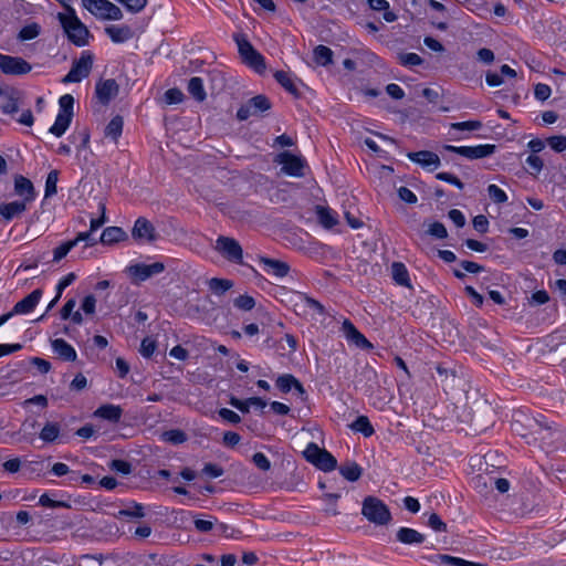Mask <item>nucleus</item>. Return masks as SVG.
I'll use <instances>...</instances> for the list:
<instances>
[{"label":"nucleus","mask_w":566,"mask_h":566,"mask_svg":"<svg viewBox=\"0 0 566 566\" xmlns=\"http://www.w3.org/2000/svg\"><path fill=\"white\" fill-rule=\"evenodd\" d=\"M124 120L122 116H115L111 119L105 128V136L109 137L114 143L118 142V138L123 132Z\"/></svg>","instance_id":"2f4dec72"},{"label":"nucleus","mask_w":566,"mask_h":566,"mask_svg":"<svg viewBox=\"0 0 566 566\" xmlns=\"http://www.w3.org/2000/svg\"><path fill=\"white\" fill-rule=\"evenodd\" d=\"M52 349L61 359L74 361L77 357L75 349L63 338H56L51 342Z\"/></svg>","instance_id":"412c9836"},{"label":"nucleus","mask_w":566,"mask_h":566,"mask_svg":"<svg viewBox=\"0 0 566 566\" xmlns=\"http://www.w3.org/2000/svg\"><path fill=\"white\" fill-rule=\"evenodd\" d=\"M203 474H206L209 478H219L223 474V469L214 463H207L202 469Z\"/></svg>","instance_id":"680f3d73"},{"label":"nucleus","mask_w":566,"mask_h":566,"mask_svg":"<svg viewBox=\"0 0 566 566\" xmlns=\"http://www.w3.org/2000/svg\"><path fill=\"white\" fill-rule=\"evenodd\" d=\"M436 178L446 182H449L451 185H454L459 189H463L464 185L463 182L454 175L450 172H438L436 175Z\"/></svg>","instance_id":"4d7b16f0"},{"label":"nucleus","mask_w":566,"mask_h":566,"mask_svg":"<svg viewBox=\"0 0 566 566\" xmlns=\"http://www.w3.org/2000/svg\"><path fill=\"white\" fill-rule=\"evenodd\" d=\"M316 216L318 222L327 229L333 228L337 224V214L332 209L323 206L316 207Z\"/></svg>","instance_id":"c756f323"},{"label":"nucleus","mask_w":566,"mask_h":566,"mask_svg":"<svg viewBox=\"0 0 566 566\" xmlns=\"http://www.w3.org/2000/svg\"><path fill=\"white\" fill-rule=\"evenodd\" d=\"M41 297H42V291L40 289H36V290L32 291L29 295H27L24 298L19 301L13 306V308L10 313H13V315L28 314L34 310V307L39 304Z\"/></svg>","instance_id":"a211bd4d"},{"label":"nucleus","mask_w":566,"mask_h":566,"mask_svg":"<svg viewBox=\"0 0 566 566\" xmlns=\"http://www.w3.org/2000/svg\"><path fill=\"white\" fill-rule=\"evenodd\" d=\"M109 467L112 470L120 472L123 474H128L132 471L130 464L128 462H126L124 460H119V459L113 460L111 462Z\"/></svg>","instance_id":"338daca9"},{"label":"nucleus","mask_w":566,"mask_h":566,"mask_svg":"<svg viewBox=\"0 0 566 566\" xmlns=\"http://www.w3.org/2000/svg\"><path fill=\"white\" fill-rule=\"evenodd\" d=\"M496 146L491 144L478 145V146H452L446 145L447 151L455 153L468 159H480L485 158L494 154Z\"/></svg>","instance_id":"9d476101"},{"label":"nucleus","mask_w":566,"mask_h":566,"mask_svg":"<svg viewBox=\"0 0 566 566\" xmlns=\"http://www.w3.org/2000/svg\"><path fill=\"white\" fill-rule=\"evenodd\" d=\"M214 250L230 262L237 264L243 262V250L239 241L233 238L220 235L216 240Z\"/></svg>","instance_id":"0eeeda50"},{"label":"nucleus","mask_w":566,"mask_h":566,"mask_svg":"<svg viewBox=\"0 0 566 566\" xmlns=\"http://www.w3.org/2000/svg\"><path fill=\"white\" fill-rule=\"evenodd\" d=\"M56 18L71 43L78 48L90 43L91 32L72 7H67V12H59Z\"/></svg>","instance_id":"f257e3e1"},{"label":"nucleus","mask_w":566,"mask_h":566,"mask_svg":"<svg viewBox=\"0 0 566 566\" xmlns=\"http://www.w3.org/2000/svg\"><path fill=\"white\" fill-rule=\"evenodd\" d=\"M263 271L277 279L286 276L290 272V265L286 262L262 256L260 259Z\"/></svg>","instance_id":"f3484780"},{"label":"nucleus","mask_w":566,"mask_h":566,"mask_svg":"<svg viewBox=\"0 0 566 566\" xmlns=\"http://www.w3.org/2000/svg\"><path fill=\"white\" fill-rule=\"evenodd\" d=\"M117 517L142 518L145 516L144 506L137 502H130L126 509L118 511Z\"/></svg>","instance_id":"4c0bfd02"},{"label":"nucleus","mask_w":566,"mask_h":566,"mask_svg":"<svg viewBox=\"0 0 566 566\" xmlns=\"http://www.w3.org/2000/svg\"><path fill=\"white\" fill-rule=\"evenodd\" d=\"M132 235L135 240L153 242L157 239L156 229L150 221L139 217L133 227Z\"/></svg>","instance_id":"f8f14e48"},{"label":"nucleus","mask_w":566,"mask_h":566,"mask_svg":"<svg viewBox=\"0 0 566 566\" xmlns=\"http://www.w3.org/2000/svg\"><path fill=\"white\" fill-rule=\"evenodd\" d=\"M301 297L303 300L305 308L313 311L319 315H323L325 313L324 306L318 301L305 295H301Z\"/></svg>","instance_id":"3c124183"},{"label":"nucleus","mask_w":566,"mask_h":566,"mask_svg":"<svg viewBox=\"0 0 566 566\" xmlns=\"http://www.w3.org/2000/svg\"><path fill=\"white\" fill-rule=\"evenodd\" d=\"M531 421H532V423L530 424V427L532 429L531 434H536L534 440H537V439H539L542 441L551 440L555 434L558 433L556 430H553V428L551 426L542 422L538 419H532Z\"/></svg>","instance_id":"b1692460"},{"label":"nucleus","mask_w":566,"mask_h":566,"mask_svg":"<svg viewBox=\"0 0 566 566\" xmlns=\"http://www.w3.org/2000/svg\"><path fill=\"white\" fill-rule=\"evenodd\" d=\"M235 42L243 62L253 69L256 73L263 74L266 69L264 57L244 36L237 35Z\"/></svg>","instance_id":"39448f33"},{"label":"nucleus","mask_w":566,"mask_h":566,"mask_svg":"<svg viewBox=\"0 0 566 566\" xmlns=\"http://www.w3.org/2000/svg\"><path fill=\"white\" fill-rule=\"evenodd\" d=\"M279 164L282 165V171L289 176L293 177H303L304 176V167L305 161L289 151H284L279 155L277 159Z\"/></svg>","instance_id":"9b49d317"},{"label":"nucleus","mask_w":566,"mask_h":566,"mask_svg":"<svg viewBox=\"0 0 566 566\" xmlns=\"http://www.w3.org/2000/svg\"><path fill=\"white\" fill-rule=\"evenodd\" d=\"M28 203L25 201L15 200L7 203L0 205V216L6 221H11L14 218L20 217L28 209Z\"/></svg>","instance_id":"aec40b11"},{"label":"nucleus","mask_w":566,"mask_h":566,"mask_svg":"<svg viewBox=\"0 0 566 566\" xmlns=\"http://www.w3.org/2000/svg\"><path fill=\"white\" fill-rule=\"evenodd\" d=\"M391 276L396 284L411 289V281L406 265L401 262L391 264Z\"/></svg>","instance_id":"a878e982"},{"label":"nucleus","mask_w":566,"mask_h":566,"mask_svg":"<svg viewBox=\"0 0 566 566\" xmlns=\"http://www.w3.org/2000/svg\"><path fill=\"white\" fill-rule=\"evenodd\" d=\"M551 87L543 83H538L534 90V95L539 101H546L551 96Z\"/></svg>","instance_id":"0e129e2a"},{"label":"nucleus","mask_w":566,"mask_h":566,"mask_svg":"<svg viewBox=\"0 0 566 566\" xmlns=\"http://www.w3.org/2000/svg\"><path fill=\"white\" fill-rule=\"evenodd\" d=\"M61 426L57 422L48 421L40 431V439L45 443L55 442L60 438Z\"/></svg>","instance_id":"7c9ffc66"},{"label":"nucleus","mask_w":566,"mask_h":566,"mask_svg":"<svg viewBox=\"0 0 566 566\" xmlns=\"http://www.w3.org/2000/svg\"><path fill=\"white\" fill-rule=\"evenodd\" d=\"M397 541L406 545L421 544L424 542V535L409 527H400L396 534Z\"/></svg>","instance_id":"393cba45"},{"label":"nucleus","mask_w":566,"mask_h":566,"mask_svg":"<svg viewBox=\"0 0 566 566\" xmlns=\"http://www.w3.org/2000/svg\"><path fill=\"white\" fill-rule=\"evenodd\" d=\"M93 59L90 51H83L80 59L73 62L71 70L62 78V83H78L87 77L92 71Z\"/></svg>","instance_id":"423d86ee"},{"label":"nucleus","mask_w":566,"mask_h":566,"mask_svg":"<svg viewBox=\"0 0 566 566\" xmlns=\"http://www.w3.org/2000/svg\"><path fill=\"white\" fill-rule=\"evenodd\" d=\"M219 416L223 420H226V421H228L230 423H233V424L239 423L241 421L240 416L237 412H234L233 410L228 409V408L220 409L219 410Z\"/></svg>","instance_id":"e2e57ef3"},{"label":"nucleus","mask_w":566,"mask_h":566,"mask_svg":"<svg viewBox=\"0 0 566 566\" xmlns=\"http://www.w3.org/2000/svg\"><path fill=\"white\" fill-rule=\"evenodd\" d=\"M473 228L480 232L485 233L489 229V221L485 216L479 214L473 218Z\"/></svg>","instance_id":"774afa93"},{"label":"nucleus","mask_w":566,"mask_h":566,"mask_svg":"<svg viewBox=\"0 0 566 566\" xmlns=\"http://www.w3.org/2000/svg\"><path fill=\"white\" fill-rule=\"evenodd\" d=\"M155 349L156 343L154 340L150 338L143 339L139 352L144 357L149 358L154 354Z\"/></svg>","instance_id":"052dcab7"},{"label":"nucleus","mask_w":566,"mask_h":566,"mask_svg":"<svg viewBox=\"0 0 566 566\" xmlns=\"http://www.w3.org/2000/svg\"><path fill=\"white\" fill-rule=\"evenodd\" d=\"M361 514L376 526H386L392 520L389 507L380 499L371 495L364 499Z\"/></svg>","instance_id":"f03ea898"},{"label":"nucleus","mask_w":566,"mask_h":566,"mask_svg":"<svg viewBox=\"0 0 566 566\" xmlns=\"http://www.w3.org/2000/svg\"><path fill=\"white\" fill-rule=\"evenodd\" d=\"M342 331L347 342L356 345L363 349H371L373 344L355 327V325L345 319L342 325Z\"/></svg>","instance_id":"4468645a"},{"label":"nucleus","mask_w":566,"mask_h":566,"mask_svg":"<svg viewBox=\"0 0 566 566\" xmlns=\"http://www.w3.org/2000/svg\"><path fill=\"white\" fill-rule=\"evenodd\" d=\"M164 96H165V102L169 105L181 103L184 99V94L178 88H169L168 91H166Z\"/></svg>","instance_id":"864d4df0"},{"label":"nucleus","mask_w":566,"mask_h":566,"mask_svg":"<svg viewBox=\"0 0 566 566\" xmlns=\"http://www.w3.org/2000/svg\"><path fill=\"white\" fill-rule=\"evenodd\" d=\"M59 180V171L57 170H51L48 174L46 181H45V197H51L56 193V184Z\"/></svg>","instance_id":"a18cd8bd"},{"label":"nucleus","mask_w":566,"mask_h":566,"mask_svg":"<svg viewBox=\"0 0 566 566\" xmlns=\"http://www.w3.org/2000/svg\"><path fill=\"white\" fill-rule=\"evenodd\" d=\"M83 7L93 15L101 20L106 19L107 10L111 4L108 0H82Z\"/></svg>","instance_id":"bb28decb"},{"label":"nucleus","mask_w":566,"mask_h":566,"mask_svg":"<svg viewBox=\"0 0 566 566\" xmlns=\"http://www.w3.org/2000/svg\"><path fill=\"white\" fill-rule=\"evenodd\" d=\"M166 266L163 262H154L151 264L137 263L127 266L126 272L132 277L134 284H139L154 275H158L165 271Z\"/></svg>","instance_id":"1a4fd4ad"},{"label":"nucleus","mask_w":566,"mask_h":566,"mask_svg":"<svg viewBox=\"0 0 566 566\" xmlns=\"http://www.w3.org/2000/svg\"><path fill=\"white\" fill-rule=\"evenodd\" d=\"M0 71L6 75L21 76L32 71V65L21 56L0 53Z\"/></svg>","instance_id":"6e6552de"},{"label":"nucleus","mask_w":566,"mask_h":566,"mask_svg":"<svg viewBox=\"0 0 566 566\" xmlns=\"http://www.w3.org/2000/svg\"><path fill=\"white\" fill-rule=\"evenodd\" d=\"M209 289L217 295H222L233 286V282L227 279L212 277L208 282Z\"/></svg>","instance_id":"58836bf2"},{"label":"nucleus","mask_w":566,"mask_h":566,"mask_svg":"<svg viewBox=\"0 0 566 566\" xmlns=\"http://www.w3.org/2000/svg\"><path fill=\"white\" fill-rule=\"evenodd\" d=\"M253 463L262 471H269L271 468V462L268 457L262 452H256L252 457Z\"/></svg>","instance_id":"5fc2aeb1"},{"label":"nucleus","mask_w":566,"mask_h":566,"mask_svg":"<svg viewBox=\"0 0 566 566\" xmlns=\"http://www.w3.org/2000/svg\"><path fill=\"white\" fill-rule=\"evenodd\" d=\"M125 238V232L122 230V228L118 227H108L104 229V231L101 234L99 241L103 244H112L119 242Z\"/></svg>","instance_id":"72a5a7b5"},{"label":"nucleus","mask_w":566,"mask_h":566,"mask_svg":"<svg viewBox=\"0 0 566 566\" xmlns=\"http://www.w3.org/2000/svg\"><path fill=\"white\" fill-rule=\"evenodd\" d=\"M488 193L495 203H504L507 200L506 193L496 185H489Z\"/></svg>","instance_id":"de8ad7c7"},{"label":"nucleus","mask_w":566,"mask_h":566,"mask_svg":"<svg viewBox=\"0 0 566 566\" xmlns=\"http://www.w3.org/2000/svg\"><path fill=\"white\" fill-rule=\"evenodd\" d=\"M123 410L119 406L115 405H103L99 408L96 409L94 415L98 418L112 421V422H118L122 417Z\"/></svg>","instance_id":"cd10ccee"},{"label":"nucleus","mask_w":566,"mask_h":566,"mask_svg":"<svg viewBox=\"0 0 566 566\" xmlns=\"http://www.w3.org/2000/svg\"><path fill=\"white\" fill-rule=\"evenodd\" d=\"M118 84L115 80L108 78L96 83L95 94L98 101L106 105L118 94Z\"/></svg>","instance_id":"dca6fc26"},{"label":"nucleus","mask_w":566,"mask_h":566,"mask_svg":"<svg viewBox=\"0 0 566 566\" xmlns=\"http://www.w3.org/2000/svg\"><path fill=\"white\" fill-rule=\"evenodd\" d=\"M40 30L41 28L38 23H30L20 30L18 39L20 41L33 40L40 34Z\"/></svg>","instance_id":"37998d69"},{"label":"nucleus","mask_w":566,"mask_h":566,"mask_svg":"<svg viewBox=\"0 0 566 566\" xmlns=\"http://www.w3.org/2000/svg\"><path fill=\"white\" fill-rule=\"evenodd\" d=\"M305 459L314 464L317 469L329 472L336 469L337 460L326 449L319 448L316 443L311 442L304 450Z\"/></svg>","instance_id":"20e7f679"},{"label":"nucleus","mask_w":566,"mask_h":566,"mask_svg":"<svg viewBox=\"0 0 566 566\" xmlns=\"http://www.w3.org/2000/svg\"><path fill=\"white\" fill-rule=\"evenodd\" d=\"M428 525L436 532H446L447 524L440 518V516L436 513H432L429 516Z\"/></svg>","instance_id":"13d9d810"},{"label":"nucleus","mask_w":566,"mask_h":566,"mask_svg":"<svg viewBox=\"0 0 566 566\" xmlns=\"http://www.w3.org/2000/svg\"><path fill=\"white\" fill-rule=\"evenodd\" d=\"M333 51L325 45H317L314 49V60L317 64L326 66L332 63Z\"/></svg>","instance_id":"ea45409f"},{"label":"nucleus","mask_w":566,"mask_h":566,"mask_svg":"<svg viewBox=\"0 0 566 566\" xmlns=\"http://www.w3.org/2000/svg\"><path fill=\"white\" fill-rule=\"evenodd\" d=\"M161 438L166 442H170L174 444H180L187 440V434L179 429H172V430L165 431L161 434Z\"/></svg>","instance_id":"c03bdc74"},{"label":"nucleus","mask_w":566,"mask_h":566,"mask_svg":"<svg viewBox=\"0 0 566 566\" xmlns=\"http://www.w3.org/2000/svg\"><path fill=\"white\" fill-rule=\"evenodd\" d=\"M14 193L21 197V201H25V203L28 205L33 202L36 197L33 184L30 179L25 178L22 175H18L14 177Z\"/></svg>","instance_id":"2eb2a0df"},{"label":"nucleus","mask_w":566,"mask_h":566,"mask_svg":"<svg viewBox=\"0 0 566 566\" xmlns=\"http://www.w3.org/2000/svg\"><path fill=\"white\" fill-rule=\"evenodd\" d=\"M98 209L101 210L102 214L97 219H91L90 231H88L90 232V239L87 241H85L87 247H92V245H94L96 243V241L94 239H92V233L95 232L97 229H99L106 222V217H105L106 207H105V203L101 201L98 203Z\"/></svg>","instance_id":"c9c22d12"},{"label":"nucleus","mask_w":566,"mask_h":566,"mask_svg":"<svg viewBox=\"0 0 566 566\" xmlns=\"http://www.w3.org/2000/svg\"><path fill=\"white\" fill-rule=\"evenodd\" d=\"M339 472L346 480L355 482L360 478L363 470L356 462H348L339 468Z\"/></svg>","instance_id":"e433bc0d"},{"label":"nucleus","mask_w":566,"mask_h":566,"mask_svg":"<svg viewBox=\"0 0 566 566\" xmlns=\"http://www.w3.org/2000/svg\"><path fill=\"white\" fill-rule=\"evenodd\" d=\"M250 107L253 108L255 115L263 113L271 108V103L269 98L264 95H256L249 99Z\"/></svg>","instance_id":"79ce46f5"},{"label":"nucleus","mask_w":566,"mask_h":566,"mask_svg":"<svg viewBox=\"0 0 566 566\" xmlns=\"http://www.w3.org/2000/svg\"><path fill=\"white\" fill-rule=\"evenodd\" d=\"M407 157L429 171L436 170L441 165L440 157L430 150L408 153Z\"/></svg>","instance_id":"ddd939ff"},{"label":"nucleus","mask_w":566,"mask_h":566,"mask_svg":"<svg viewBox=\"0 0 566 566\" xmlns=\"http://www.w3.org/2000/svg\"><path fill=\"white\" fill-rule=\"evenodd\" d=\"M428 233L437 239H444L448 235L447 229L441 222H433L430 224Z\"/></svg>","instance_id":"6e6d98bb"},{"label":"nucleus","mask_w":566,"mask_h":566,"mask_svg":"<svg viewBox=\"0 0 566 566\" xmlns=\"http://www.w3.org/2000/svg\"><path fill=\"white\" fill-rule=\"evenodd\" d=\"M188 92L198 102L205 101L207 94L203 87L202 78L198 76L191 77L188 82Z\"/></svg>","instance_id":"473e14b6"},{"label":"nucleus","mask_w":566,"mask_h":566,"mask_svg":"<svg viewBox=\"0 0 566 566\" xmlns=\"http://www.w3.org/2000/svg\"><path fill=\"white\" fill-rule=\"evenodd\" d=\"M74 97L71 94H64L59 99V113L54 124L49 132L56 137H61L70 127L73 118Z\"/></svg>","instance_id":"7ed1b4c3"},{"label":"nucleus","mask_w":566,"mask_h":566,"mask_svg":"<svg viewBox=\"0 0 566 566\" xmlns=\"http://www.w3.org/2000/svg\"><path fill=\"white\" fill-rule=\"evenodd\" d=\"M526 164L532 170V174H538L543 169V160L536 155H530L526 158Z\"/></svg>","instance_id":"69168bd1"},{"label":"nucleus","mask_w":566,"mask_h":566,"mask_svg":"<svg viewBox=\"0 0 566 566\" xmlns=\"http://www.w3.org/2000/svg\"><path fill=\"white\" fill-rule=\"evenodd\" d=\"M105 33L114 43H124L134 36V32L129 25L112 24L105 28Z\"/></svg>","instance_id":"6ab92c4d"},{"label":"nucleus","mask_w":566,"mask_h":566,"mask_svg":"<svg viewBox=\"0 0 566 566\" xmlns=\"http://www.w3.org/2000/svg\"><path fill=\"white\" fill-rule=\"evenodd\" d=\"M276 387L282 392H289L294 388L301 397L305 395V389L302 384L291 374H284L277 377Z\"/></svg>","instance_id":"5701e85b"},{"label":"nucleus","mask_w":566,"mask_h":566,"mask_svg":"<svg viewBox=\"0 0 566 566\" xmlns=\"http://www.w3.org/2000/svg\"><path fill=\"white\" fill-rule=\"evenodd\" d=\"M234 306L242 311H251L255 306V301L250 295H240L233 301Z\"/></svg>","instance_id":"09e8293b"},{"label":"nucleus","mask_w":566,"mask_h":566,"mask_svg":"<svg viewBox=\"0 0 566 566\" xmlns=\"http://www.w3.org/2000/svg\"><path fill=\"white\" fill-rule=\"evenodd\" d=\"M451 127L457 130H478L482 127L479 120H468L451 124Z\"/></svg>","instance_id":"603ef678"},{"label":"nucleus","mask_w":566,"mask_h":566,"mask_svg":"<svg viewBox=\"0 0 566 566\" xmlns=\"http://www.w3.org/2000/svg\"><path fill=\"white\" fill-rule=\"evenodd\" d=\"M432 560L436 564L443 565V566H485L483 564L469 562L463 558L454 557V556H450V555H446V554L436 555L432 558Z\"/></svg>","instance_id":"c85d7f7f"},{"label":"nucleus","mask_w":566,"mask_h":566,"mask_svg":"<svg viewBox=\"0 0 566 566\" xmlns=\"http://www.w3.org/2000/svg\"><path fill=\"white\" fill-rule=\"evenodd\" d=\"M546 143L556 153H562V151L566 150V134L551 136L546 139Z\"/></svg>","instance_id":"49530a36"},{"label":"nucleus","mask_w":566,"mask_h":566,"mask_svg":"<svg viewBox=\"0 0 566 566\" xmlns=\"http://www.w3.org/2000/svg\"><path fill=\"white\" fill-rule=\"evenodd\" d=\"M350 429L363 433L364 437L367 438L375 433L374 427L366 416L357 417V419L350 424Z\"/></svg>","instance_id":"f704fd0d"},{"label":"nucleus","mask_w":566,"mask_h":566,"mask_svg":"<svg viewBox=\"0 0 566 566\" xmlns=\"http://www.w3.org/2000/svg\"><path fill=\"white\" fill-rule=\"evenodd\" d=\"M216 518L213 520H205V518H196L193 521L195 527L197 531L201 533L210 532L214 526Z\"/></svg>","instance_id":"bf43d9fd"},{"label":"nucleus","mask_w":566,"mask_h":566,"mask_svg":"<svg viewBox=\"0 0 566 566\" xmlns=\"http://www.w3.org/2000/svg\"><path fill=\"white\" fill-rule=\"evenodd\" d=\"M275 80L291 94L297 95L298 91L289 73L284 71H276L274 73Z\"/></svg>","instance_id":"a19ab883"},{"label":"nucleus","mask_w":566,"mask_h":566,"mask_svg":"<svg viewBox=\"0 0 566 566\" xmlns=\"http://www.w3.org/2000/svg\"><path fill=\"white\" fill-rule=\"evenodd\" d=\"M90 239V232H80L75 239L66 241L54 249L53 261L59 262L75 247L78 242L87 241Z\"/></svg>","instance_id":"4be33fe9"},{"label":"nucleus","mask_w":566,"mask_h":566,"mask_svg":"<svg viewBox=\"0 0 566 566\" xmlns=\"http://www.w3.org/2000/svg\"><path fill=\"white\" fill-rule=\"evenodd\" d=\"M399 62L403 66H416L422 63V59L416 53L399 54Z\"/></svg>","instance_id":"8fccbe9b"}]
</instances>
